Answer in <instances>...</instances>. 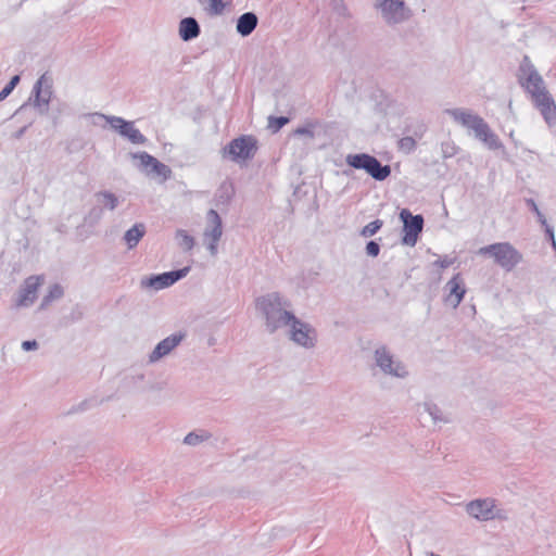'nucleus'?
Instances as JSON below:
<instances>
[{"label":"nucleus","instance_id":"1a4fd4ad","mask_svg":"<svg viewBox=\"0 0 556 556\" xmlns=\"http://www.w3.org/2000/svg\"><path fill=\"white\" fill-rule=\"evenodd\" d=\"M448 114L463 126L475 130L476 136L480 139H488L489 127L478 115L459 109L450 110Z\"/></svg>","mask_w":556,"mask_h":556},{"label":"nucleus","instance_id":"a19ab883","mask_svg":"<svg viewBox=\"0 0 556 556\" xmlns=\"http://www.w3.org/2000/svg\"><path fill=\"white\" fill-rule=\"evenodd\" d=\"M492 520L494 519H500V520H505L507 518L506 514H505V510L503 509H498V508H492Z\"/></svg>","mask_w":556,"mask_h":556},{"label":"nucleus","instance_id":"37998d69","mask_svg":"<svg viewBox=\"0 0 556 556\" xmlns=\"http://www.w3.org/2000/svg\"><path fill=\"white\" fill-rule=\"evenodd\" d=\"M20 83V76L18 75H15L11 78L10 83L5 86L8 90H10L11 92L13 91V89L16 87V85Z\"/></svg>","mask_w":556,"mask_h":556},{"label":"nucleus","instance_id":"72a5a7b5","mask_svg":"<svg viewBox=\"0 0 556 556\" xmlns=\"http://www.w3.org/2000/svg\"><path fill=\"white\" fill-rule=\"evenodd\" d=\"M365 249L367 255L371 257H377L380 253V244L375 240L368 241Z\"/></svg>","mask_w":556,"mask_h":556},{"label":"nucleus","instance_id":"de8ad7c7","mask_svg":"<svg viewBox=\"0 0 556 556\" xmlns=\"http://www.w3.org/2000/svg\"><path fill=\"white\" fill-rule=\"evenodd\" d=\"M299 191H300V187H296L294 190V194L296 195Z\"/></svg>","mask_w":556,"mask_h":556},{"label":"nucleus","instance_id":"9b49d317","mask_svg":"<svg viewBox=\"0 0 556 556\" xmlns=\"http://www.w3.org/2000/svg\"><path fill=\"white\" fill-rule=\"evenodd\" d=\"M496 501L492 497L476 498L465 506L466 513L478 521L492 520V508H495Z\"/></svg>","mask_w":556,"mask_h":556},{"label":"nucleus","instance_id":"a878e982","mask_svg":"<svg viewBox=\"0 0 556 556\" xmlns=\"http://www.w3.org/2000/svg\"><path fill=\"white\" fill-rule=\"evenodd\" d=\"M176 239L179 247L186 252L192 250L195 243L194 238L184 229L177 230Z\"/></svg>","mask_w":556,"mask_h":556},{"label":"nucleus","instance_id":"b1692460","mask_svg":"<svg viewBox=\"0 0 556 556\" xmlns=\"http://www.w3.org/2000/svg\"><path fill=\"white\" fill-rule=\"evenodd\" d=\"M103 212V207H101L99 204L93 205L85 215L84 224L89 227L96 226L102 219Z\"/></svg>","mask_w":556,"mask_h":556},{"label":"nucleus","instance_id":"5701e85b","mask_svg":"<svg viewBox=\"0 0 556 556\" xmlns=\"http://www.w3.org/2000/svg\"><path fill=\"white\" fill-rule=\"evenodd\" d=\"M64 295V289L60 283H54L49 288L48 293L42 298L39 308H47L53 301Z\"/></svg>","mask_w":556,"mask_h":556},{"label":"nucleus","instance_id":"bb28decb","mask_svg":"<svg viewBox=\"0 0 556 556\" xmlns=\"http://www.w3.org/2000/svg\"><path fill=\"white\" fill-rule=\"evenodd\" d=\"M211 437H212V434L205 430H202L201 433H197V432L192 431V432H189L185 437L184 443L187 445L194 446V445L200 444L201 442L208 440Z\"/></svg>","mask_w":556,"mask_h":556},{"label":"nucleus","instance_id":"473e14b6","mask_svg":"<svg viewBox=\"0 0 556 556\" xmlns=\"http://www.w3.org/2000/svg\"><path fill=\"white\" fill-rule=\"evenodd\" d=\"M94 405H98V401L94 400V399H90V400H85L83 401L80 404H78L77 406H74L71 408V410L68 412V414H74V413H78V412H84Z\"/></svg>","mask_w":556,"mask_h":556},{"label":"nucleus","instance_id":"6e6552de","mask_svg":"<svg viewBox=\"0 0 556 556\" xmlns=\"http://www.w3.org/2000/svg\"><path fill=\"white\" fill-rule=\"evenodd\" d=\"M190 271V267L186 266L179 269L157 274V275H151L149 277H146L141 280V287L142 288H151L154 290H162L165 288H168L179 281L180 279L185 278L188 273Z\"/></svg>","mask_w":556,"mask_h":556},{"label":"nucleus","instance_id":"e433bc0d","mask_svg":"<svg viewBox=\"0 0 556 556\" xmlns=\"http://www.w3.org/2000/svg\"><path fill=\"white\" fill-rule=\"evenodd\" d=\"M544 228L546 239L552 243V247L556 250V241L554 236L553 227L545 220V225H541Z\"/></svg>","mask_w":556,"mask_h":556},{"label":"nucleus","instance_id":"f257e3e1","mask_svg":"<svg viewBox=\"0 0 556 556\" xmlns=\"http://www.w3.org/2000/svg\"><path fill=\"white\" fill-rule=\"evenodd\" d=\"M519 83L529 93L532 103L545 122L549 125L554 124L556 122V103L542 76L532 66H525L521 67Z\"/></svg>","mask_w":556,"mask_h":556},{"label":"nucleus","instance_id":"c85d7f7f","mask_svg":"<svg viewBox=\"0 0 556 556\" xmlns=\"http://www.w3.org/2000/svg\"><path fill=\"white\" fill-rule=\"evenodd\" d=\"M289 123V118L288 117H283V116H280V117H275V116H270L268 118V124H267V128L273 132H277L279 129H281L286 124Z\"/></svg>","mask_w":556,"mask_h":556},{"label":"nucleus","instance_id":"20e7f679","mask_svg":"<svg viewBox=\"0 0 556 556\" xmlns=\"http://www.w3.org/2000/svg\"><path fill=\"white\" fill-rule=\"evenodd\" d=\"M482 256L493 257L495 264L506 271L513 270L521 261V253L509 242H497L482 247L478 250Z\"/></svg>","mask_w":556,"mask_h":556},{"label":"nucleus","instance_id":"ea45409f","mask_svg":"<svg viewBox=\"0 0 556 556\" xmlns=\"http://www.w3.org/2000/svg\"><path fill=\"white\" fill-rule=\"evenodd\" d=\"M206 242V249L208 250L210 254L212 256H216L218 253V241L207 240Z\"/></svg>","mask_w":556,"mask_h":556},{"label":"nucleus","instance_id":"c9c22d12","mask_svg":"<svg viewBox=\"0 0 556 556\" xmlns=\"http://www.w3.org/2000/svg\"><path fill=\"white\" fill-rule=\"evenodd\" d=\"M417 141H396L399 149L406 154L410 153L416 149Z\"/></svg>","mask_w":556,"mask_h":556},{"label":"nucleus","instance_id":"ddd939ff","mask_svg":"<svg viewBox=\"0 0 556 556\" xmlns=\"http://www.w3.org/2000/svg\"><path fill=\"white\" fill-rule=\"evenodd\" d=\"M186 338V332L179 331L176 333H173L162 341H160L154 350L149 355V362L155 363L160 361L161 358L168 355L175 348H177L181 341Z\"/></svg>","mask_w":556,"mask_h":556},{"label":"nucleus","instance_id":"58836bf2","mask_svg":"<svg viewBox=\"0 0 556 556\" xmlns=\"http://www.w3.org/2000/svg\"><path fill=\"white\" fill-rule=\"evenodd\" d=\"M22 349L26 352L35 351L38 349V342L36 340H26L22 342Z\"/></svg>","mask_w":556,"mask_h":556},{"label":"nucleus","instance_id":"f3484780","mask_svg":"<svg viewBox=\"0 0 556 556\" xmlns=\"http://www.w3.org/2000/svg\"><path fill=\"white\" fill-rule=\"evenodd\" d=\"M108 123L113 129L117 130L121 136L127 139H142V136L130 122H126L121 117H109Z\"/></svg>","mask_w":556,"mask_h":556},{"label":"nucleus","instance_id":"2eb2a0df","mask_svg":"<svg viewBox=\"0 0 556 556\" xmlns=\"http://www.w3.org/2000/svg\"><path fill=\"white\" fill-rule=\"evenodd\" d=\"M445 290L447 291L445 301L452 304L454 308H456L463 301L466 293L464 279L462 278V275L459 273L454 275L446 282Z\"/></svg>","mask_w":556,"mask_h":556},{"label":"nucleus","instance_id":"c756f323","mask_svg":"<svg viewBox=\"0 0 556 556\" xmlns=\"http://www.w3.org/2000/svg\"><path fill=\"white\" fill-rule=\"evenodd\" d=\"M425 410L432 417L433 421H442V412L440 407L431 402L424 403Z\"/></svg>","mask_w":556,"mask_h":556},{"label":"nucleus","instance_id":"412c9836","mask_svg":"<svg viewBox=\"0 0 556 556\" xmlns=\"http://www.w3.org/2000/svg\"><path fill=\"white\" fill-rule=\"evenodd\" d=\"M200 33L197 21L192 17L184 18L179 24V35L184 40L195 38Z\"/></svg>","mask_w":556,"mask_h":556},{"label":"nucleus","instance_id":"7ed1b4c3","mask_svg":"<svg viewBox=\"0 0 556 556\" xmlns=\"http://www.w3.org/2000/svg\"><path fill=\"white\" fill-rule=\"evenodd\" d=\"M348 166L354 169L364 170L376 181H383L391 175V166L382 164L376 156L369 153H355L345 156Z\"/></svg>","mask_w":556,"mask_h":556},{"label":"nucleus","instance_id":"4c0bfd02","mask_svg":"<svg viewBox=\"0 0 556 556\" xmlns=\"http://www.w3.org/2000/svg\"><path fill=\"white\" fill-rule=\"evenodd\" d=\"M486 149L491 151H500L503 155L505 154L504 146L502 141H483Z\"/></svg>","mask_w":556,"mask_h":556},{"label":"nucleus","instance_id":"a18cd8bd","mask_svg":"<svg viewBox=\"0 0 556 556\" xmlns=\"http://www.w3.org/2000/svg\"><path fill=\"white\" fill-rule=\"evenodd\" d=\"M11 93L10 90L7 89V87H4L1 91H0V102L2 100H4L9 94Z\"/></svg>","mask_w":556,"mask_h":556},{"label":"nucleus","instance_id":"f8f14e48","mask_svg":"<svg viewBox=\"0 0 556 556\" xmlns=\"http://www.w3.org/2000/svg\"><path fill=\"white\" fill-rule=\"evenodd\" d=\"M140 160L139 167L142 172H144L147 175H155L159 177H162L163 180H167L170 177L172 170L170 168L160 162L154 156L142 152L139 155H135Z\"/></svg>","mask_w":556,"mask_h":556},{"label":"nucleus","instance_id":"f03ea898","mask_svg":"<svg viewBox=\"0 0 556 556\" xmlns=\"http://www.w3.org/2000/svg\"><path fill=\"white\" fill-rule=\"evenodd\" d=\"M290 306V301L279 292H269L255 300V308L261 313L265 329L270 334L288 326L294 318V314L288 309Z\"/></svg>","mask_w":556,"mask_h":556},{"label":"nucleus","instance_id":"f704fd0d","mask_svg":"<svg viewBox=\"0 0 556 556\" xmlns=\"http://www.w3.org/2000/svg\"><path fill=\"white\" fill-rule=\"evenodd\" d=\"M225 9L223 0H208V10L213 14H219Z\"/></svg>","mask_w":556,"mask_h":556},{"label":"nucleus","instance_id":"c03bdc74","mask_svg":"<svg viewBox=\"0 0 556 556\" xmlns=\"http://www.w3.org/2000/svg\"><path fill=\"white\" fill-rule=\"evenodd\" d=\"M437 264H439L440 267H442V268H447L448 266L452 265V261L444 258V260L438 261Z\"/></svg>","mask_w":556,"mask_h":556},{"label":"nucleus","instance_id":"79ce46f5","mask_svg":"<svg viewBox=\"0 0 556 556\" xmlns=\"http://www.w3.org/2000/svg\"><path fill=\"white\" fill-rule=\"evenodd\" d=\"M47 81H48V79H47L46 75H42L38 79V81H37V84L35 86V91H36L37 97H39V94H40L42 85L46 84Z\"/></svg>","mask_w":556,"mask_h":556},{"label":"nucleus","instance_id":"4be33fe9","mask_svg":"<svg viewBox=\"0 0 556 556\" xmlns=\"http://www.w3.org/2000/svg\"><path fill=\"white\" fill-rule=\"evenodd\" d=\"M257 25V17L254 13L242 14L237 23V30L242 36L250 35Z\"/></svg>","mask_w":556,"mask_h":556},{"label":"nucleus","instance_id":"2f4dec72","mask_svg":"<svg viewBox=\"0 0 556 556\" xmlns=\"http://www.w3.org/2000/svg\"><path fill=\"white\" fill-rule=\"evenodd\" d=\"M441 150L445 159L454 156L458 152V148L454 141H442Z\"/></svg>","mask_w":556,"mask_h":556},{"label":"nucleus","instance_id":"49530a36","mask_svg":"<svg viewBox=\"0 0 556 556\" xmlns=\"http://www.w3.org/2000/svg\"><path fill=\"white\" fill-rule=\"evenodd\" d=\"M143 379H144V375H143V374H139V375H137V376L131 377V381H132L134 383H136L137 381H141V380H143Z\"/></svg>","mask_w":556,"mask_h":556},{"label":"nucleus","instance_id":"aec40b11","mask_svg":"<svg viewBox=\"0 0 556 556\" xmlns=\"http://www.w3.org/2000/svg\"><path fill=\"white\" fill-rule=\"evenodd\" d=\"M144 235L146 226L142 223H137L131 228H129L124 235V240L128 249L131 250L136 248Z\"/></svg>","mask_w":556,"mask_h":556},{"label":"nucleus","instance_id":"4468645a","mask_svg":"<svg viewBox=\"0 0 556 556\" xmlns=\"http://www.w3.org/2000/svg\"><path fill=\"white\" fill-rule=\"evenodd\" d=\"M41 285L39 276H30L25 279L18 291L17 306H30L37 299V291Z\"/></svg>","mask_w":556,"mask_h":556},{"label":"nucleus","instance_id":"423d86ee","mask_svg":"<svg viewBox=\"0 0 556 556\" xmlns=\"http://www.w3.org/2000/svg\"><path fill=\"white\" fill-rule=\"evenodd\" d=\"M290 340L305 349H313L317 343V331L308 323L299 319L295 315L290 320Z\"/></svg>","mask_w":556,"mask_h":556},{"label":"nucleus","instance_id":"6ab92c4d","mask_svg":"<svg viewBox=\"0 0 556 556\" xmlns=\"http://www.w3.org/2000/svg\"><path fill=\"white\" fill-rule=\"evenodd\" d=\"M93 197L103 210L114 211L121 203L119 198L109 190L98 191Z\"/></svg>","mask_w":556,"mask_h":556},{"label":"nucleus","instance_id":"0eeeda50","mask_svg":"<svg viewBox=\"0 0 556 556\" xmlns=\"http://www.w3.org/2000/svg\"><path fill=\"white\" fill-rule=\"evenodd\" d=\"M375 363L384 375L396 378H405L408 375L405 365L393 358V355L386 345H381L375 350Z\"/></svg>","mask_w":556,"mask_h":556},{"label":"nucleus","instance_id":"a211bd4d","mask_svg":"<svg viewBox=\"0 0 556 556\" xmlns=\"http://www.w3.org/2000/svg\"><path fill=\"white\" fill-rule=\"evenodd\" d=\"M388 18L397 22L406 16V8L402 0H383L381 4Z\"/></svg>","mask_w":556,"mask_h":556},{"label":"nucleus","instance_id":"cd10ccee","mask_svg":"<svg viewBox=\"0 0 556 556\" xmlns=\"http://www.w3.org/2000/svg\"><path fill=\"white\" fill-rule=\"evenodd\" d=\"M382 226L383 222L381 219H375L367 224L366 226H364L359 233L362 237L368 238L376 235L381 229Z\"/></svg>","mask_w":556,"mask_h":556},{"label":"nucleus","instance_id":"7c9ffc66","mask_svg":"<svg viewBox=\"0 0 556 556\" xmlns=\"http://www.w3.org/2000/svg\"><path fill=\"white\" fill-rule=\"evenodd\" d=\"M525 203L529 207V210L535 214L538 222L541 225H545L546 218H545L544 214L540 211L535 201L531 198H527V199H525Z\"/></svg>","mask_w":556,"mask_h":556},{"label":"nucleus","instance_id":"dca6fc26","mask_svg":"<svg viewBox=\"0 0 556 556\" xmlns=\"http://www.w3.org/2000/svg\"><path fill=\"white\" fill-rule=\"evenodd\" d=\"M207 224L212 227H206L204 230V240L219 241L223 236V222L217 211L211 208L206 214Z\"/></svg>","mask_w":556,"mask_h":556},{"label":"nucleus","instance_id":"9d476101","mask_svg":"<svg viewBox=\"0 0 556 556\" xmlns=\"http://www.w3.org/2000/svg\"><path fill=\"white\" fill-rule=\"evenodd\" d=\"M256 143L257 141H230L223 149V155L238 164H243L254 156L257 150Z\"/></svg>","mask_w":556,"mask_h":556},{"label":"nucleus","instance_id":"393cba45","mask_svg":"<svg viewBox=\"0 0 556 556\" xmlns=\"http://www.w3.org/2000/svg\"><path fill=\"white\" fill-rule=\"evenodd\" d=\"M233 194L235 189L230 181H224L217 190L218 201L224 204H228L231 201Z\"/></svg>","mask_w":556,"mask_h":556},{"label":"nucleus","instance_id":"09e8293b","mask_svg":"<svg viewBox=\"0 0 556 556\" xmlns=\"http://www.w3.org/2000/svg\"><path fill=\"white\" fill-rule=\"evenodd\" d=\"M136 143H143L144 141H141V140H138V141H135Z\"/></svg>","mask_w":556,"mask_h":556},{"label":"nucleus","instance_id":"39448f33","mask_svg":"<svg viewBox=\"0 0 556 556\" xmlns=\"http://www.w3.org/2000/svg\"><path fill=\"white\" fill-rule=\"evenodd\" d=\"M400 219L403 223L402 244L415 247L424 229L425 219L420 214L413 215L408 208L400 212Z\"/></svg>","mask_w":556,"mask_h":556}]
</instances>
